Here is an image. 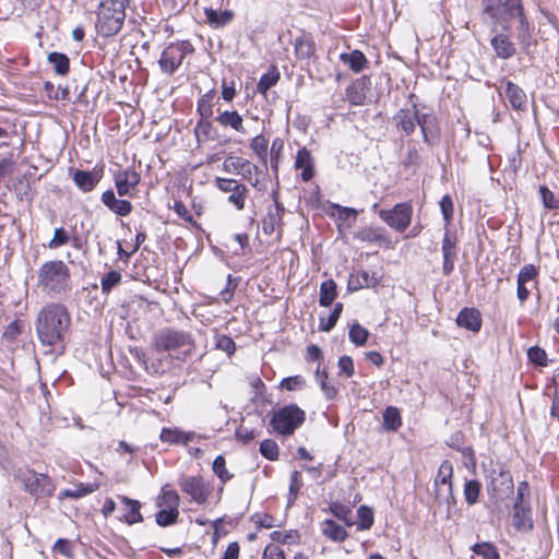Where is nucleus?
<instances>
[{"label": "nucleus", "instance_id": "obj_29", "mask_svg": "<svg viewBox=\"0 0 559 559\" xmlns=\"http://www.w3.org/2000/svg\"><path fill=\"white\" fill-rule=\"evenodd\" d=\"M107 209L118 216H127L132 212V204L128 200L117 199L114 191L107 189Z\"/></svg>", "mask_w": 559, "mask_h": 559}, {"label": "nucleus", "instance_id": "obj_36", "mask_svg": "<svg viewBox=\"0 0 559 559\" xmlns=\"http://www.w3.org/2000/svg\"><path fill=\"white\" fill-rule=\"evenodd\" d=\"M322 531L326 537L334 542H343L348 536L346 530L333 520H325Z\"/></svg>", "mask_w": 559, "mask_h": 559}, {"label": "nucleus", "instance_id": "obj_35", "mask_svg": "<svg viewBox=\"0 0 559 559\" xmlns=\"http://www.w3.org/2000/svg\"><path fill=\"white\" fill-rule=\"evenodd\" d=\"M383 429L385 431H397L402 426V418L397 407L388 406L383 412Z\"/></svg>", "mask_w": 559, "mask_h": 559}, {"label": "nucleus", "instance_id": "obj_44", "mask_svg": "<svg viewBox=\"0 0 559 559\" xmlns=\"http://www.w3.org/2000/svg\"><path fill=\"white\" fill-rule=\"evenodd\" d=\"M369 331L358 322L350 325L348 331V337L356 346H364L369 338Z\"/></svg>", "mask_w": 559, "mask_h": 559}, {"label": "nucleus", "instance_id": "obj_17", "mask_svg": "<svg viewBox=\"0 0 559 559\" xmlns=\"http://www.w3.org/2000/svg\"><path fill=\"white\" fill-rule=\"evenodd\" d=\"M223 169L226 173L241 175L245 179H250L252 174L260 173V168L242 157H227L223 163Z\"/></svg>", "mask_w": 559, "mask_h": 559}, {"label": "nucleus", "instance_id": "obj_39", "mask_svg": "<svg viewBox=\"0 0 559 559\" xmlns=\"http://www.w3.org/2000/svg\"><path fill=\"white\" fill-rule=\"evenodd\" d=\"M267 144L269 141L263 134L254 136L250 143V148L258 155L264 168L267 165Z\"/></svg>", "mask_w": 559, "mask_h": 559}, {"label": "nucleus", "instance_id": "obj_10", "mask_svg": "<svg viewBox=\"0 0 559 559\" xmlns=\"http://www.w3.org/2000/svg\"><path fill=\"white\" fill-rule=\"evenodd\" d=\"M417 124L420 128L423 140L429 146H435L440 142L441 128L437 115L429 110L427 112L419 111Z\"/></svg>", "mask_w": 559, "mask_h": 559}, {"label": "nucleus", "instance_id": "obj_22", "mask_svg": "<svg viewBox=\"0 0 559 559\" xmlns=\"http://www.w3.org/2000/svg\"><path fill=\"white\" fill-rule=\"evenodd\" d=\"M295 167L301 169V179L307 182L310 181L314 176V160L311 156L310 151L306 147L298 150Z\"/></svg>", "mask_w": 559, "mask_h": 559}, {"label": "nucleus", "instance_id": "obj_2", "mask_svg": "<svg viewBox=\"0 0 559 559\" xmlns=\"http://www.w3.org/2000/svg\"><path fill=\"white\" fill-rule=\"evenodd\" d=\"M481 17L484 23L496 29L501 25L504 31L510 28L509 23L522 14V0H481Z\"/></svg>", "mask_w": 559, "mask_h": 559}, {"label": "nucleus", "instance_id": "obj_20", "mask_svg": "<svg viewBox=\"0 0 559 559\" xmlns=\"http://www.w3.org/2000/svg\"><path fill=\"white\" fill-rule=\"evenodd\" d=\"M490 46L496 57L502 60L512 58L516 51L514 44L510 40L509 36L503 33L493 35L490 39Z\"/></svg>", "mask_w": 559, "mask_h": 559}, {"label": "nucleus", "instance_id": "obj_13", "mask_svg": "<svg viewBox=\"0 0 559 559\" xmlns=\"http://www.w3.org/2000/svg\"><path fill=\"white\" fill-rule=\"evenodd\" d=\"M129 0H110L107 7V37L116 35L126 20V7Z\"/></svg>", "mask_w": 559, "mask_h": 559}, {"label": "nucleus", "instance_id": "obj_56", "mask_svg": "<svg viewBox=\"0 0 559 559\" xmlns=\"http://www.w3.org/2000/svg\"><path fill=\"white\" fill-rule=\"evenodd\" d=\"M84 299L88 302L90 307L95 311L102 313L103 304L98 300V286L93 285L83 289Z\"/></svg>", "mask_w": 559, "mask_h": 559}, {"label": "nucleus", "instance_id": "obj_42", "mask_svg": "<svg viewBox=\"0 0 559 559\" xmlns=\"http://www.w3.org/2000/svg\"><path fill=\"white\" fill-rule=\"evenodd\" d=\"M471 549L483 559H500L497 547L489 542L476 543L471 547Z\"/></svg>", "mask_w": 559, "mask_h": 559}, {"label": "nucleus", "instance_id": "obj_16", "mask_svg": "<svg viewBox=\"0 0 559 559\" xmlns=\"http://www.w3.org/2000/svg\"><path fill=\"white\" fill-rule=\"evenodd\" d=\"M371 85L370 78L362 75L353 81L346 87V98L352 106H361L365 104L366 92L369 91Z\"/></svg>", "mask_w": 559, "mask_h": 559}, {"label": "nucleus", "instance_id": "obj_54", "mask_svg": "<svg viewBox=\"0 0 559 559\" xmlns=\"http://www.w3.org/2000/svg\"><path fill=\"white\" fill-rule=\"evenodd\" d=\"M284 147V142L281 138H275L271 145L270 151V165L271 169L277 174L281 152Z\"/></svg>", "mask_w": 559, "mask_h": 559}, {"label": "nucleus", "instance_id": "obj_55", "mask_svg": "<svg viewBox=\"0 0 559 559\" xmlns=\"http://www.w3.org/2000/svg\"><path fill=\"white\" fill-rule=\"evenodd\" d=\"M539 194L543 205L547 210H558L559 200L555 197L554 192L547 186L539 187Z\"/></svg>", "mask_w": 559, "mask_h": 559}, {"label": "nucleus", "instance_id": "obj_41", "mask_svg": "<svg viewBox=\"0 0 559 559\" xmlns=\"http://www.w3.org/2000/svg\"><path fill=\"white\" fill-rule=\"evenodd\" d=\"M215 91L210 90L198 99L197 110L201 118H211L213 116V99Z\"/></svg>", "mask_w": 559, "mask_h": 559}, {"label": "nucleus", "instance_id": "obj_33", "mask_svg": "<svg viewBox=\"0 0 559 559\" xmlns=\"http://www.w3.org/2000/svg\"><path fill=\"white\" fill-rule=\"evenodd\" d=\"M197 138L203 141H215L218 138L217 130L213 127L210 118H201L194 129Z\"/></svg>", "mask_w": 559, "mask_h": 559}, {"label": "nucleus", "instance_id": "obj_7", "mask_svg": "<svg viewBox=\"0 0 559 559\" xmlns=\"http://www.w3.org/2000/svg\"><path fill=\"white\" fill-rule=\"evenodd\" d=\"M20 479L24 489L36 498L49 497L55 490L52 480L45 474L26 471L21 473Z\"/></svg>", "mask_w": 559, "mask_h": 559}, {"label": "nucleus", "instance_id": "obj_43", "mask_svg": "<svg viewBox=\"0 0 559 559\" xmlns=\"http://www.w3.org/2000/svg\"><path fill=\"white\" fill-rule=\"evenodd\" d=\"M343 311V304L336 302L332 312L326 319L320 318L319 330L322 332H330L337 323Z\"/></svg>", "mask_w": 559, "mask_h": 559}, {"label": "nucleus", "instance_id": "obj_49", "mask_svg": "<svg viewBox=\"0 0 559 559\" xmlns=\"http://www.w3.org/2000/svg\"><path fill=\"white\" fill-rule=\"evenodd\" d=\"M178 515L177 509H162L155 515L156 523L162 527L169 526L177 522Z\"/></svg>", "mask_w": 559, "mask_h": 559}, {"label": "nucleus", "instance_id": "obj_59", "mask_svg": "<svg viewBox=\"0 0 559 559\" xmlns=\"http://www.w3.org/2000/svg\"><path fill=\"white\" fill-rule=\"evenodd\" d=\"M538 275V270L534 264H525L521 267L516 282H521L526 284L527 282L536 278Z\"/></svg>", "mask_w": 559, "mask_h": 559}, {"label": "nucleus", "instance_id": "obj_32", "mask_svg": "<svg viewBox=\"0 0 559 559\" xmlns=\"http://www.w3.org/2000/svg\"><path fill=\"white\" fill-rule=\"evenodd\" d=\"M281 79V73L275 66H272L266 73H264L257 85L260 94L266 95L271 87L275 86Z\"/></svg>", "mask_w": 559, "mask_h": 559}, {"label": "nucleus", "instance_id": "obj_51", "mask_svg": "<svg viewBox=\"0 0 559 559\" xmlns=\"http://www.w3.org/2000/svg\"><path fill=\"white\" fill-rule=\"evenodd\" d=\"M330 511L335 518L342 520L347 526L353 525L350 520L352 510L347 506H344L341 502H332L330 504Z\"/></svg>", "mask_w": 559, "mask_h": 559}, {"label": "nucleus", "instance_id": "obj_24", "mask_svg": "<svg viewBox=\"0 0 559 559\" xmlns=\"http://www.w3.org/2000/svg\"><path fill=\"white\" fill-rule=\"evenodd\" d=\"M504 94L513 109L524 110L526 108L527 97L525 92L519 85L511 81H507Z\"/></svg>", "mask_w": 559, "mask_h": 559}, {"label": "nucleus", "instance_id": "obj_25", "mask_svg": "<svg viewBox=\"0 0 559 559\" xmlns=\"http://www.w3.org/2000/svg\"><path fill=\"white\" fill-rule=\"evenodd\" d=\"M100 179L102 171L75 170L73 174L75 185L85 192L93 190Z\"/></svg>", "mask_w": 559, "mask_h": 559}, {"label": "nucleus", "instance_id": "obj_3", "mask_svg": "<svg viewBox=\"0 0 559 559\" xmlns=\"http://www.w3.org/2000/svg\"><path fill=\"white\" fill-rule=\"evenodd\" d=\"M37 280L41 290L53 297L68 290L70 270L60 260L48 261L39 267Z\"/></svg>", "mask_w": 559, "mask_h": 559}, {"label": "nucleus", "instance_id": "obj_15", "mask_svg": "<svg viewBox=\"0 0 559 559\" xmlns=\"http://www.w3.org/2000/svg\"><path fill=\"white\" fill-rule=\"evenodd\" d=\"M417 117H419V110L416 104H413L412 108H402L393 116V121L396 127L400 128L405 135H412L417 124Z\"/></svg>", "mask_w": 559, "mask_h": 559}, {"label": "nucleus", "instance_id": "obj_45", "mask_svg": "<svg viewBox=\"0 0 559 559\" xmlns=\"http://www.w3.org/2000/svg\"><path fill=\"white\" fill-rule=\"evenodd\" d=\"M259 451L261 455L270 461H277L280 449L277 443L272 439H264L260 443Z\"/></svg>", "mask_w": 559, "mask_h": 559}, {"label": "nucleus", "instance_id": "obj_11", "mask_svg": "<svg viewBox=\"0 0 559 559\" xmlns=\"http://www.w3.org/2000/svg\"><path fill=\"white\" fill-rule=\"evenodd\" d=\"M179 487L198 504L205 503L211 495V487L201 476H183L179 479Z\"/></svg>", "mask_w": 559, "mask_h": 559}, {"label": "nucleus", "instance_id": "obj_31", "mask_svg": "<svg viewBox=\"0 0 559 559\" xmlns=\"http://www.w3.org/2000/svg\"><path fill=\"white\" fill-rule=\"evenodd\" d=\"M337 297V285L334 280L323 281L320 285L319 305L330 307Z\"/></svg>", "mask_w": 559, "mask_h": 559}, {"label": "nucleus", "instance_id": "obj_63", "mask_svg": "<svg viewBox=\"0 0 559 559\" xmlns=\"http://www.w3.org/2000/svg\"><path fill=\"white\" fill-rule=\"evenodd\" d=\"M69 241V234L64 228H57L53 233L52 239L49 241L48 247L51 249L59 248Z\"/></svg>", "mask_w": 559, "mask_h": 559}, {"label": "nucleus", "instance_id": "obj_53", "mask_svg": "<svg viewBox=\"0 0 559 559\" xmlns=\"http://www.w3.org/2000/svg\"><path fill=\"white\" fill-rule=\"evenodd\" d=\"M263 231L266 235H272L276 231L277 228L281 227L282 224V216L278 215V213H273L272 210L267 212L265 217L263 218Z\"/></svg>", "mask_w": 559, "mask_h": 559}, {"label": "nucleus", "instance_id": "obj_9", "mask_svg": "<svg viewBox=\"0 0 559 559\" xmlns=\"http://www.w3.org/2000/svg\"><path fill=\"white\" fill-rule=\"evenodd\" d=\"M115 165L119 167L118 164ZM110 171L114 176L115 187L118 195L130 198L133 197L141 181L140 174L132 169L121 170L120 168H110Z\"/></svg>", "mask_w": 559, "mask_h": 559}, {"label": "nucleus", "instance_id": "obj_52", "mask_svg": "<svg viewBox=\"0 0 559 559\" xmlns=\"http://www.w3.org/2000/svg\"><path fill=\"white\" fill-rule=\"evenodd\" d=\"M358 530H369L373 524V511L367 506H360L357 510Z\"/></svg>", "mask_w": 559, "mask_h": 559}, {"label": "nucleus", "instance_id": "obj_64", "mask_svg": "<svg viewBox=\"0 0 559 559\" xmlns=\"http://www.w3.org/2000/svg\"><path fill=\"white\" fill-rule=\"evenodd\" d=\"M334 209L337 211V219L338 221H347L352 218L353 221H356V217L358 215V211L353 207L342 206L338 204L333 205Z\"/></svg>", "mask_w": 559, "mask_h": 559}, {"label": "nucleus", "instance_id": "obj_60", "mask_svg": "<svg viewBox=\"0 0 559 559\" xmlns=\"http://www.w3.org/2000/svg\"><path fill=\"white\" fill-rule=\"evenodd\" d=\"M216 348L231 356L236 350V343L230 336L219 335L216 340Z\"/></svg>", "mask_w": 559, "mask_h": 559}, {"label": "nucleus", "instance_id": "obj_27", "mask_svg": "<svg viewBox=\"0 0 559 559\" xmlns=\"http://www.w3.org/2000/svg\"><path fill=\"white\" fill-rule=\"evenodd\" d=\"M215 120L223 127H230L235 131L246 133L243 119L237 110H225L216 116Z\"/></svg>", "mask_w": 559, "mask_h": 559}, {"label": "nucleus", "instance_id": "obj_61", "mask_svg": "<svg viewBox=\"0 0 559 559\" xmlns=\"http://www.w3.org/2000/svg\"><path fill=\"white\" fill-rule=\"evenodd\" d=\"M306 381L301 376H292L284 378L281 381V388L287 391H295L297 389H301L305 385Z\"/></svg>", "mask_w": 559, "mask_h": 559}, {"label": "nucleus", "instance_id": "obj_21", "mask_svg": "<svg viewBox=\"0 0 559 559\" xmlns=\"http://www.w3.org/2000/svg\"><path fill=\"white\" fill-rule=\"evenodd\" d=\"M513 527L519 532H530L534 527L531 506L513 507Z\"/></svg>", "mask_w": 559, "mask_h": 559}, {"label": "nucleus", "instance_id": "obj_14", "mask_svg": "<svg viewBox=\"0 0 559 559\" xmlns=\"http://www.w3.org/2000/svg\"><path fill=\"white\" fill-rule=\"evenodd\" d=\"M486 479L488 491L497 492L503 489H513L512 476L501 464L493 466L486 475Z\"/></svg>", "mask_w": 559, "mask_h": 559}, {"label": "nucleus", "instance_id": "obj_37", "mask_svg": "<svg viewBox=\"0 0 559 559\" xmlns=\"http://www.w3.org/2000/svg\"><path fill=\"white\" fill-rule=\"evenodd\" d=\"M47 59L58 75H66L69 72L70 60L67 55L53 51L48 55Z\"/></svg>", "mask_w": 559, "mask_h": 559}, {"label": "nucleus", "instance_id": "obj_26", "mask_svg": "<svg viewBox=\"0 0 559 559\" xmlns=\"http://www.w3.org/2000/svg\"><path fill=\"white\" fill-rule=\"evenodd\" d=\"M340 59L355 73L361 72L368 64L367 57L358 49L341 53Z\"/></svg>", "mask_w": 559, "mask_h": 559}, {"label": "nucleus", "instance_id": "obj_6", "mask_svg": "<svg viewBox=\"0 0 559 559\" xmlns=\"http://www.w3.org/2000/svg\"><path fill=\"white\" fill-rule=\"evenodd\" d=\"M194 52V47L189 40L169 43L162 51L158 64L164 74L173 75L182 64L186 56Z\"/></svg>", "mask_w": 559, "mask_h": 559}, {"label": "nucleus", "instance_id": "obj_30", "mask_svg": "<svg viewBox=\"0 0 559 559\" xmlns=\"http://www.w3.org/2000/svg\"><path fill=\"white\" fill-rule=\"evenodd\" d=\"M207 23L213 27H224L229 24L234 17L230 10L217 11L214 9H205L204 11Z\"/></svg>", "mask_w": 559, "mask_h": 559}, {"label": "nucleus", "instance_id": "obj_58", "mask_svg": "<svg viewBox=\"0 0 559 559\" xmlns=\"http://www.w3.org/2000/svg\"><path fill=\"white\" fill-rule=\"evenodd\" d=\"M440 210L445 224H450L453 218V201L449 194H444L440 200Z\"/></svg>", "mask_w": 559, "mask_h": 559}, {"label": "nucleus", "instance_id": "obj_5", "mask_svg": "<svg viewBox=\"0 0 559 559\" xmlns=\"http://www.w3.org/2000/svg\"><path fill=\"white\" fill-rule=\"evenodd\" d=\"M305 420V411L296 404H289L273 412L270 426L277 435L292 436Z\"/></svg>", "mask_w": 559, "mask_h": 559}, {"label": "nucleus", "instance_id": "obj_46", "mask_svg": "<svg viewBox=\"0 0 559 559\" xmlns=\"http://www.w3.org/2000/svg\"><path fill=\"white\" fill-rule=\"evenodd\" d=\"M527 359L538 367H546L549 362L546 350L537 345L527 349Z\"/></svg>", "mask_w": 559, "mask_h": 559}, {"label": "nucleus", "instance_id": "obj_1", "mask_svg": "<svg viewBox=\"0 0 559 559\" xmlns=\"http://www.w3.org/2000/svg\"><path fill=\"white\" fill-rule=\"evenodd\" d=\"M70 325V316L64 306L49 304L37 314L35 326L43 345L53 346L62 342Z\"/></svg>", "mask_w": 559, "mask_h": 559}, {"label": "nucleus", "instance_id": "obj_18", "mask_svg": "<svg viewBox=\"0 0 559 559\" xmlns=\"http://www.w3.org/2000/svg\"><path fill=\"white\" fill-rule=\"evenodd\" d=\"M354 238L367 243H380L385 247L391 245V239L383 227H364L354 235Z\"/></svg>", "mask_w": 559, "mask_h": 559}, {"label": "nucleus", "instance_id": "obj_34", "mask_svg": "<svg viewBox=\"0 0 559 559\" xmlns=\"http://www.w3.org/2000/svg\"><path fill=\"white\" fill-rule=\"evenodd\" d=\"M316 51L314 43L311 38L299 36L295 40V53L300 60L310 59Z\"/></svg>", "mask_w": 559, "mask_h": 559}, {"label": "nucleus", "instance_id": "obj_28", "mask_svg": "<svg viewBox=\"0 0 559 559\" xmlns=\"http://www.w3.org/2000/svg\"><path fill=\"white\" fill-rule=\"evenodd\" d=\"M378 284V281L370 276L367 271H361L359 273H352L348 277L347 289L349 292H356L364 287H374Z\"/></svg>", "mask_w": 559, "mask_h": 559}, {"label": "nucleus", "instance_id": "obj_47", "mask_svg": "<svg viewBox=\"0 0 559 559\" xmlns=\"http://www.w3.org/2000/svg\"><path fill=\"white\" fill-rule=\"evenodd\" d=\"M97 486L96 485H84L79 484L75 485L73 488L64 489L62 492H60L59 498L62 499L64 497L68 498H81L84 497L95 490Z\"/></svg>", "mask_w": 559, "mask_h": 559}, {"label": "nucleus", "instance_id": "obj_40", "mask_svg": "<svg viewBox=\"0 0 559 559\" xmlns=\"http://www.w3.org/2000/svg\"><path fill=\"white\" fill-rule=\"evenodd\" d=\"M481 490V484L477 479L466 480L464 484V499L468 506H474L478 502Z\"/></svg>", "mask_w": 559, "mask_h": 559}, {"label": "nucleus", "instance_id": "obj_48", "mask_svg": "<svg viewBox=\"0 0 559 559\" xmlns=\"http://www.w3.org/2000/svg\"><path fill=\"white\" fill-rule=\"evenodd\" d=\"M316 377L326 400H333L337 395L338 391L334 385H330L328 383V372L325 370L320 371L318 368L316 371Z\"/></svg>", "mask_w": 559, "mask_h": 559}, {"label": "nucleus", "instance_id": "obj_50", "mask_svg": "<svg viewBox=\"0 0 559 559\" xmlns=\"http://www.w3.org/2000/svg\"><path fill=\"white\" fill-rule=\"evenodd\" d=\"M213 472L221 479L223 484L227 483L233 478V475L228 473L226 468V461L223 455H217L212 464Z\"/></svg>", "mask_w": 559, "mask_h": 559}, {"label": "nucleus", "instance_id": "obj_4", "mask_svg": "<svg viewBox=\"0 0 559 559\" xmlns=\"http://www.w3.org/2000/svg\"><path fill=\"white\" fill-rule=\"evenodd\" d=\"M153 347L157 352H177L178 354L188 356L194 349L195 343L189 332L174 328H164L154 334Z\"/></svg>", "mask_w": 559, "mask_h": 559}, {"label": "nucleus", "instance_id": "obj_23", "mask_svg": "<svg viewBox=\"0 0 559 559\" xmlns=\"http://www.w3.org/2000/svg\"><path fill=\"white\" fill-rule=\"evenodd\" d=\"M121 501L124 504V509L121 514L117 515L119 520H124L130 525L143 522V516L140 512L141 503L138 500L121 497Z\"/></svg>", "mask_w": 559, "mask_h": 559}, {"label": "nucleus", "instance_id": "obj_8", "mask_svg": "<svg viewBox=\"0 0 559 559\" xmlns=\"http://www.w3.org/2000/svg\"><path fill=\"white\" fill-rule=\"evenodd\" d=\"M412 215L413 206L406 202L397 203L390 210L379 211L380 218L400 233H403L411 225Z\"/></svg>", "mask_w": 559, "mask_h": 559}, {"label": "nucleus", "instance_id": "obj_38", "mask_svg": "<svg viewBox=\"0 0 559 559\" xmlns=\"http://www.w3.org/2000/svg\"><path fill=\"white\" fill-rule=\"evenodd\" d=\"M159 438L163 442L170 444H187L191 440V438L186 436L181 430L171 428H163Z\"/></svg>", "mask_w": 559, "mask_h": 559}, {"label": "nucleus", "instance_id": "obj_19", "mask_svg": "<svg viewBox=\"0 0 559 559\" xmlns=\"http://www.w3.org/2000/svg\"><path fill=\"white\" fill-rule=\"evenodd\" d=\"M456 324L460 328H464L471 332H478L481 329L483 319L479 310L476 308H463L457 317H456Z\"/></svg>", "mask_w": 559, "mask_h": 559}, {"label": "nucleus", "instance_id": "obj_12", "mask_svg": "<svg viewBox=\"0 0 559 559\" xmlns=\"http://www.w3.org/2000/svg\"><path fill=\"white\" fill-rule=\"evenodd\" d=\"M216 187L223 191H233V194L228 197V202L233 203L237 210L241 211L245 207V201L247 198L248 189L245 185L239 183L235 179L216 178Z\"/></svg>", "mask_w": 559, "mask_h": 559}, {"label": "nucleus", "instance_id": "obj_57", "mask_svg": "<svg viewBox=\"0 0 559 559\" xmlns=\"http://www.w3.org/2000/svg\"><path fill=\"white\" fill-rule=\"evenodd\" d=\"M456 254L455 237L447 229L442 239V257H456Z\"/></svg>", "mask_w": 559, "mask_h": 559}, {"label": "nucleus", "instance_id": "obj_62", "mask_svg": "<svg viewBox=\"0 0 559 559\" xmlns=\"http://www.w3.org/2000/svg\"><path fill=\"white\" fill-rule=\"evenodd\" d=\"M337 367L341 373H344L347 378H350L355 373L354 360L350 356L343 355L340 357Z\"/></svg>", "mask_w": 559, "mask_h": 559}]
</instances>
